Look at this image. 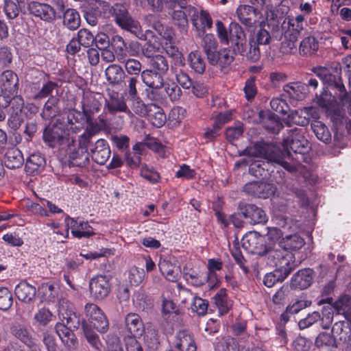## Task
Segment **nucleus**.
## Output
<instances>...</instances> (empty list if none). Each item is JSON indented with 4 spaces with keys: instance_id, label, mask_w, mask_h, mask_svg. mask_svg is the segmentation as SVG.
I'll return each mask as SVG.
<instances>
[{
    "instance_id": "f03ea898",
    "label": "nucleus",
    "mask_w": 351,
    "mask_h": 351,
    "mask_svg": "<svg viewBox=\"0 0 351 351\" xmlns=\"http://www.w3.org/2000/svg\"><path fill=\"white\" fill-rule=\"evenodd\" d=\"M265 243L264 237L256 232H249L241 239V246L247 252L260 256H265L267 259L276 258V256L278 258L280 251L276 247V245L271 242Z\"/></svg>"
},
{
    "instance_id": "20e7f679",
    "label": "nucleus",
    "mask_w": 351,
    "mask_h": 351,
    "mask_svg": "<svg viewBox=\"0 0 351 351\" xmlns=\"http://www.w3.org/2000/svg\"><path fill=\"white\" fill-rule=\"evenodd\" d=\"M268 260V263L275 265L276 268L265 276L263 283L267 287H272L276 282H282L290 274L294 269V261L292 255H282L281 252L278 258L276 256V258H270Z\"/></svg>"
},
{
    "instance_id": "a878e982",
    "label": "nucleus",
    "mask_w": 351,
    "mask_h": 351,
    "mask_svg": "<svg viewBox=\"0 0 351 351\" xmlns=\"http://www.w3.org/2000/svg\"><path fill=\"white\" fill-rule=\"evenodd\" d=\"M314 271L310 268L299 270L291 278V285L294 289H305L312 283Z\"/></svg>"
},
{
    "instance_id": "9b49d317",
    "label": "nucleus",
    "mask_w": 351,
    "mask_h": 351,
    "mask_svg": "<svg viewBox=\"0 0 351 351\" xmlns=\"http://www.w3.org/2000/svg\"><path fill=\"white\" fill-rule=\"evenodd\" d=\"M66 129L64 124L58 120L51 128H45L43 139L51 147L63 145L68 141Z\"/></svg>"
},
{
    "instance_id": "8fccbe9b",
    "label": "nucleus",
    "mask_w": 351,
    "mask_h": 351,
    "mask_svg": "<svg viewBox=\"0 0 351 351\" xmlns=\"http://www.w3.org/2000/svg\"><path fill=\"white\" fill-rule=\"evenodd\" d=\"M25 0H5L4 12L10 19H15L24 5Z\"/></svg>"
},
{
    "instance_id": "338daca9",
    "label": "nucleus",
    "mask_w": 351,
    "mask_h": 351,
    "mask_svg": "<svg viewBox=\"0 0 351 351\" xmlns=\"http://www.w3.org/2000/svg\"><path fill=\"white\" fill-rule=\"evenodd\" d=\"M58 88V85L56 82L47 80L43 84L40 90L34 95V99L37 100L46 98L51 95L53 90H56Z\"/></svg>"
},
{
    "instance_id": "4c0bfd02",
    "label": "nucleus",
    "mask_w": 351,
    "mask_h": 351,
    "mask_svg": "<svg viewBox=\"0 0 351 351\" xmlns=\"http://www.w3.org/2000/svg\"><path fill=\"white\" fill-rule=\"evenodd\" d=\"M183 278L189 285L193 287H199L206 282L209 285V280L205 274L192 269L184 268Z\"/></svg>"
},
{
    "instance_id": "052dcab7",
    "label": "nucleus",
    "mask_w": 351,
    "mask_h": 351,
    "mask_svg": "<svg viewBox=\"0 0 351 351\" xmlns=\"http://www.w3.org/2000/svg\"><path fill=\"white\" fill-rule=\"evenodd\" d=\"M267 29L270 32L271 38L280 40L284 36L285 39V33L287 31L286 20L280 25L278 23L274 21L267 24Z\"/></svg>"
},
{
    "instance_id": "c9c22d12",
    "label": "nucleus",
    "mask_w": 351,
    "mask_h": 351,
    "mask_svg": "<svg viewBox=\"0 0 351 351\" xmlns=\"http://www.w3.org/2000/svg\"><path fill=\"white\" fill-rule=\"evenodd\" d=\"M236 14L239 21L246 27H251L256 23V10L252 6L241 5L237 9Z\"/></svg>"
},
{
    "instance_id": "f8f14e48",
    "label": "nucleus",
    "mask_w": 351,
    "mask_h": 351,
    "mask_svg": "<svg viewBox=\"0 0 351 351\" xmlns=\"http://www.w3.org/2000/svg\"><path fill=\"white\" fill-rule=\"evenodd\" d=\"M58 316L61 324H64L66 327L78 328L81 324L80 316L73 311V304L62 300L59 303Z\"/></svg>"
},
{
    "instance_id": "a19ab883",
    "label": "nucleus",
    "mask_w": 351,
    "mask_h": 351,
    "mask_svg": "<svg viewBox=\"0 0 351 351\" xmlns=\"http://www.w3.org/2000/svg\"><path fill=\"white\" fill-rule=\"evenodd\" d=\"M208 274H205L209 280V288L214 289L218 286L219 280L217 278L216 271L222 269L223 263L219 259L210 258L208 261Z\"/></svg>"
},
{
    "instance_id": "5701e85b",
    "label": "nucleus",
    "mask_w": 351,
    "mask_h": 351,
    "mask_svg": "<svg viewBox=\"0 0 351 351\" xmlns=\"http://www.w3.org/2000/svg\"><path fill=\"white\" fill-rule=\"evenodd\" d=\"M273 151L271 152L265 160H254L249 167V173L256 177L265 178L269 175V167L272 165L277 162L270 160L271 155Z\"/></svg>"
},
{
    "instance_id": "2f4dec72",
    "label": "nucleus",
    "mask_w": 351,
    "mask_h": 351,
    "mask_svg": "<svg viewBox=\"0 0 351 351\" xmlns=\"http://www.w3.org/2000/svg\"><path fill=\"white\" fill-rule=\"evenodd\" d=\"M86 124L87 125L85 131L78 136V138H81V144L82 145L88 143L89 140H91L95 135L102 130V128L95 120L94 115L86 116Z\"/></svg>"
},
{
    "instance_id": "13d9d810",
    "label": "nucleus",
    "mask_w": 351,
    "mask_h": 351,
    "mask_svg": "<svg viewBox=\"0 0 351 351\" xmlns=\"http://www.w3.org/2000/svg\"><path fill=\"white\" fill-rule=\"evenodd\" d=\"M191 67L196 73L202 74L205 71L206 62L199 51H192L189 55Z\"/></svg>"
},
{
    "instance_id": "7c9ffc66",
    "label": "nucleus",
    "mask_w": 351,
    "mask_h": 351,
    "mask_svg": "<svg viewBox=\"0 0 351 351\" xmlns=\"http://www.w3.org/2000/svg\"><path fill=\"white\" fill-rule=\"evenodd\" d=\"M106 80L110 84L120 85L124 82L126 74L125 71L117 64H111L105 70Z\"/></svg>"
},
{
    "instance_id": "680f3d73",
    "label": "nucleus",
    "mask_w": 351,
    "mask_h": 351,
    "mask_svg": "<svg viewBox=\"0 0 351 351\" xmlns=\"http://www.w3.org/2000/svg\"><path fill=\"white\" fill-rule=\"evenodd\" d=\"M82 326L85 337L87 341L89 343V344L96 350H100L101 343L99 340V336L95 332L91 330L88 324L86 323L85 322H82Z\"/></svg>"
},
{
    "instance_id": "a211bd4d",
    "label": "nucleus",
    "mask_w": 351,
    "mask_h": 351,
    "mask_svg": "<svg viewBox=\"0 0 351 351\" xmlns=\"http://www.w3.org/2000/svg\"><path fill=\"white\" fill-rule=\"evenodd\" d=\"M103 97L99 93L84 91L81 101L82 110L86 116L95 115L99 112L102 106Z\"/></svg>"
},
{
    "instance_id": "6ab92c4d",
    "label": "nucleus",
    "mask_w": 351,
    "mask_h": 351,
    "mask_svg": "<svg viewBox=\"0 0 351 351\" xmlns=\"http://www.w3.org/2000/svg\"><path fill=\"white\" fill-rule=\"evenodd\" d=\"M29 12L41 20L51 23L56 17V12L53 7L47 3L32 1L28 4Z\"/></svg>"
},
{
    "instance_id": "aec40b11",
    "label": "nucleus",
    "mask_w": 351,
    "mask_h": 351,
    "mask_svg": "<svg viewBox=\"0 0 351 351\" xmlns=\"http://www.w3.org/2000/svg\"><path fill=\"white\" fill-rule=\"evenodd\" d=\"M89 289L94 298L104 299L110 292V283L107 276L99 275L93 278L90 281Z\"/></svg>"
},
{
    "instance_id": "f257e3e1",
    "label": "nucleus",
    "mask_w": 351,
    "mask_h": 351,
    "mask_svg": "<svg viewBox=\"0 0 351 351\" xmlns=\"http://www.w3.org/2000/svg\"><path fill=\"white\" fill-rule=\"evenodd\" d=\"M284 150L274 149L270 160L277 162L289 172H294L302 162L306 161V154L309 143L304 136L303 130L298 128L287 130L282 142Z\"/></svg>"
},
{
    "instance_id": "5fc2aeb1",
    "label": "nucleus",
    "mask_w": 351,
    "mask_h": 351,
    "mask_svg": "<svg viewBox=\"0 0 351 351\" xmlns=\"http://www.w3.org/2000/svg\"><path fill=\"white\" fill-rule=\"evenodd\" d=\"M45 164V158L40 154H33L27 158L25 168L27 171L33 173L44 167Z\"/></svg>"
},
{
    "instance_id": "393cba45",
    "label": "nucleus",
    "mask_w": 351,
    "mask_h": 351,
    "mask_svg": "<svg viewBox=\"0 0 351 351\" xmlns=\"http://www.w3.org/2000/svg\"><path fill=\"white\" fill-rule=\"evenodd\" d=\"M86 114L84 112L76 109L69 110L66 115V123L64 125L66 130L77 132L84 128L86 124Z\"/></svg>"
},
{
    "instance_id": "423d86ee",
    "label": "nucleus",
    "mask_w": 351,
    "mask_h": 351,
    "mask_svg": "<svg viewBox=\"0 0 351 351\" xmlns=\"http://www.w3.org/2000/svg\"><path fill=\"white\" fill-rule=\"evenodd\" d=\"M316 74L328 87L338 91V97L342 103L343 110L351 117V97L346 92L338 72L336 71V74H332L328 69L320 67L316 71Z\"/></svg>"
},
{
    "instance_id": "c85d7f7f",
    "label": "nucleus",
    "mask_w": 351,
    "mask_h": 351,
    "mask_svg": "<svg viewBox=\"0 0 351 351\" xmlns=\"http://www.w3.org/2000/svg\"><path fill=\"white\" fill-rule=\"evenodd\" d=\"M176 348L180 351H196L197 346L193 335L188 330H180L176 338Z\"/></svg>"
},
{
    "instance_id": "1a4fd4ad",
    "label": "nucleus",
    "mask_w": 351,
    "mask_h": 351,
    "mask_svg": "<svg viewBox=\"0 0 351 351\" xmlns=\"http://www.w3.org/2000/svg\"><path fill=\"white\" fill-rule=\"evenodd\" d=\"M188 15L191 16V23L198 35L204 34L206 29H210L213 27V19L208 11L202 10L198 12L193 6L189 5L186 8Z\"/></svg>"
},
{
    "instance_id": "0e129e2a",
    "label": "nucleus",
    "mask_w": 351,
    "mask_h": 351,
    "mask_svg": "<svg viewBox=\"0 0 351 351\" xmlns=\"http://www.w3.org/2000/svg\"><path fill=\"white\" fill-rule=\"evenodd\" d=\"M242 56H245L247 59L252 62L258 61L261 57V51L258 45L255 42V40L250 39L247 46L245 45V51Z\"/></svg>"
},
{
    "instance_id": "4be33fe9",
    "label": "nucleus",
    "mask_w": 351,
    "mask_h": 351,
    "mask_svg": "<svg viewBox=\"0 0 351 351\" xmlns=\"http://www.w3.org/2000/svg\"><path fill=\"white\" fill-rule=\"evenodd\" d=\"M125 330L128 338L141 336L144 332V325L141 317L134 313H129L125 317Z\"/></svg>"
},
{
    "instance_id": "58836bf2",
    "label": "nucleus",
    "mask_w": 351,
    "mask_h": 351,
    "mask_svg": "<svg viewBox=\"0 0 351 351\" xmlns=\"http://www.w3.org/2000/svg\"><path fill=\"white\" fill-rule=\"evenodd\" d=\"M304 245V239L297 234L287 235L282 238L278 243V247L286 251L300 250Z\"/></svg>"
},
{
    "instance_id": "09e8293b",
    "label": "nucleus",
    "mask_w": 351,
    "mask_h": 351,
    "mask_svg": "<svg viewBox=\"0 0 351 351\" xmlns=\"http://www.w3.org/2000/svg\"><path fill=\"white\" fill-rule=\"evenodd\" d=\"M203 36L201 45L206 54L207 59L213 58L212 56L217 51V41L213 34H202Z\"/></svg>"
},
{
    "instance_id": "774afa93",
    "label": "nucleus",
    "mask_w": 351,
    "mask_h": 351,
    "mask_svg": "<svg viewBox=\"0 0 351 351\" xmlns=\"http://www.w3.org/2000/svg\"><path fill=\"white\" fill-rule=\"evenodd\" d=\"M93 6L103 19H110L112 16L113 5H111L108 2L97 0L93 4Z\"/></svg>"
},
{
    "instance_id": "c756f323",
    "label": "nucleus",
    "mask_w": 351,
    "mask_h": 351,
    "mask_svg": "<svg viewBox=\"0 0 351 351\" xmlns=\"http://www.w3.org/2000/svg\"><path fill=\"white\" fill-rule=\"evenodd\" d=\"M14 293L20 301L28 303L34 299L36 289L26 280H22L16 286Z\"/></svg>"
},
{
    "instance_id": "ea45409f",
    "label": "nucleus",
    "mask_w": 351,
    "mask_h": 351,
    "mask_svg": "<svg viewBox=\"0 0 351 351\" xmlns=\"http://www.w3.org/2000/svg\"><path fill=\"white\" fill-rule=\"evenodd\" d=\"M58 104L59 99L56 97L51 96L43 106L41 117L44 119L50 120L58 116L60 112Z\"/></svg>"
},
{
    "instance_id": "603ef678",
    "label": "nucleus",
    "mask_w": 351,
    "mask_h": 351,
    "mask_svg": "<svg viewBox=\"0 0 351 351\" xmlns=\"http://www.w3.org/2000/svg\"><path fill=\"white\" fill-rule=\"evenodd\" d=\"M12 335L25 344H29L32 339L29 330L22 324H14L11 328Z\"/></svg>"
},
{
    "instance_id": "49530a36",
    "label": "nucleus",
    "mask_w": 351,
    "mask_h": 351,
    "mask_svg": "<svg viewBox=\"0 0 351 351\" xmlns=\"http://www.w3.org/2000/svg\"><path fill=\"white\" fill-rule=\"evenodd\" d=\"M149 112V119L154 126L160 128L165 123L166 115L160 107L156 104L152 105Z\"/></svg>"
},
{
    "instance_id": "2eb2a0df",
    "label": "nucleus",
    "mask_w": 351,
    "mask_h": 351,
    "mask_svg": "<svg viewBox=\"0 0 351 351\" xmlns=\"http://www.w3.org/2000/svg\"><path fill=\"white\" fill-rule=\"evenodd\" d=\"M276 186L264 182H252L247 183L243 191L245 193L258 198H269L276 192Z\"/></svg>"
},
{
    "instance_id": "473e14b6",
    "label": "nucleus",
    "mask_w": 351,
    "mask_h": 351,
    "mask_svg": "<svg viewBox=\"0 0 351 351\" xmlns=\"http://www.w3.org/2000/svg\"><path fill=\"white\" fill-rule=\"evenodd\" d=\"M141 80L148 88L157 89L163 88V86H165L163 75L152 69L143 71L141 72Z\"/></svg>"
},
{
    "instance_id": "dca6fc26",
    "label": "nucleus",
    "mask_w": 351,
    "mask_h": 351,
    "mask_svg": "<svg viewBox=\"0 0 351 351\" xmlns=\"http://www.w3.org/2000/svg\"><path fill=\"white\" fill-rule=\"evenodd\" d=\"M332 333L335 340V347L342 350L351 345V328L344 322H338L334 324Z\"/></svg>"
},
{
    "instance_id": "ddd939ff",
    "label": "nucleus",
    "mask_w": 351,
    "mask_h": 351,
    "mask_svg": "<svg viewBox=\"0 0 351 351\" xmlns=\"http://www.w3.org/2000/svg\"><path fill=\"white\" fill-rule=\"evenodd\" d=\"M239 210L242 216L251 224L265 223L268 220L265 212L255 204L240 203Z\"/></svg>"
},
{
    "instance_id": "3c124183",
    "label": "nucleus",
    "mask_w": 351,
    "mask_h": 351,
    "mask_svg": "<svg viewBox=\"0 0 351 351\" xmlns=\"http://www.w3.org/2000/svg\"><path fill=\"white\" fill-rule=\"evenodd\" d=\"M311 128L316 137L321 141L328 143L331 141V134L327 127L321 121H315L311 123Z\"/></svg>"
},
{
    "instance_id": "79ce46f5",
    "label": "nucleus",
    "mask_w": 351,
    "mask_h": 351,
    "mask_svg": "<svg viewBox=\"0 0 351 351\" xmlns=\"http://www.w3.org/2000/svg\"><path fill=\"white\" fill-rule=\"evenodd\" d=\"M319 48V43L314 36H308L304 38L300 43L299 53L302 56H311L315 54Z\"/></svg>"
},
{
    "instance_id": "39448f33",
    "label": "nucleus",
    "mask_w": 351,
    "mask_h": 351,
    "mask_svg": "<svg viewBox=\"0 0 351 351\" xmlns=\"http://www.w3.org/2000/svg\"><path fill=\"white\" fill-rule=\"evenodd\" d=\"M286 20L285 39L281 43L284 53H291L297 51V42L306 25V19L302 16H288Z\"/></svg>"
},
{
    "instance_id": "4d7b16f0",
    "label": "nucleus",
    "mask_w": 351,
    "mask_h": 351,
    "mask_svg": "<svg viewBox=\"0 0 351 351\" xmlns=\"http://www.w3.org/2000/svg\"><path fill=\"white\" fill-rule=\"evenodd\" d=\"M111 45L115 52L117 60H121L127 56L125 49L126 43L123 38L119 35H114L111 38Z\"/></svg>"
},
{
    "instance_id": "7ed1b4c3",
    "label": "nucleus",
    "mask_w": 351,
    "mask_h": 351,
    "mask_svg": "<svg viewBox=\"0 0 351 351\" xmlns=\"http://www.w3.org/2000/svg\"><path fill=\"white\" fill-rule=\"evenodd\" d=\"M115 23L122 29L134 34L141 40H146L153 36V31L147 29L145 32L141 30L139 23L134 20L129 14L125 5L121 3L113 5L112 16Z\"/></svg>"
},
{
    "instance_id": "864d4df0",
    "label": "nucleus",
    "mask_w": 351,
    "mask_h": 351,
    "mask_svg": "<svg viewBox=\"0 0 351 351\" xmlns=\"http://www.w3.org/2000/svg\"><path fill=\"white\" fill-rule=\"evenodd\" d=\"M144 343L147 348L146 351H156L158 350L160 341L158 332L156 329L152 328H147L144 336Z\"/></svg>"
},
{
    "instance_id": "b1692460",
    "label": "nucleus",
    "mask_w": 351,
    "mask_h": 351,
    "mask_svg": "<svg viewBox=\"0 0 351 351\" xmlns=\"http://www.w3.org/2000/svg\"><path fill=\"white\" fill-rule=\"evenodd\" d=\"M1 90L7 95V97L17 93L19 89V78L17 75L10 70L4 71L1 75Z\"/></svg>"
},
{
    "instance_id": "f3484780",
    "label": "nucleus",
    "mask_w": 351,
    "mask_h": 351,
    "mask_svg": "<svg viewBox=\"0 0 351 351\" xmlns=\"http://www.w3.org/2000/svg\"><path fill=\"white\" fill-rule=\"evenodd\" d=\"M230 43L233 45L234 51L239 54L245 51L246 34L242 27L237 22L229 25Z\"/></svg>"
},
{
    "instance_id": "bb28decb",
    "label": "nucleus",
    "mask_w": 351,
    "mask_h": 351,
    "mask_svg": "<svg viewBox=\"0 0 351 351\" xmlns=\"http://www.w3.org/2000/svg\"><path fill=\"white\" fill-rule=\"evenodd\" d=\"M235 53L237 52L234 49L224 48L217 51L208 61L212 65H219L221 69L226 68L233 62Z\"/></svg>"
},
{
    "instance_id": "37998d69",
    "label": "nucleus",
    "mask_w": 351,
    "mask_h": 351,
    "mask_svg": "<svg viewBox=\"0 0 351 351\" xmlns=\"http://www.w3.org/2000/svg\"><path fill=\"white\" fill-rule=\"evenodd\" d=\"M213 300L221 315L227 313L232 306V302L228 298L226 289H221L213 297Z\"/></svg>"
},
{
    "instance_id": "de8ad7c7",
    "label": "nucleus",
    "mask_w": 351,
    "mask_h": 351,
    "mask_svg": "<svg viewBox=\"0 0 351 351\" xmlns=\"http://www.w3.org/2000/svg\"><path fill=\"white\" fill-rule=\"evenodd\" d=\"M117 61L124 65L125 72L128 75L138 77L140 73L141 74L142 64L139 60L128 58L126 56L121 60Z\"/></svg>"
},
{
    "instance_id": "72a5a7b5",
    "label": "nucleus",
    "mask_w": 351,
    "mask_h": 351,
    "mask_svg": "<svg viewBox=\"0 0 351 351\" xmlns=\"http://www.w3.org/2000/svg\"><path fill=\"white\" fill-rule=\"evenodd\" d=\"M88 143L84 145L81 144V138H78L77 148L70 155V158L73 160V164L78 167H84L89 163L90 155L88 152Z\"/></svg>"
},
{
    "instance_id": "e2e57ef3",
    "label": "nucleus",
    "mask_w": 351,
    "mask_h": 351,
    "mask_svg": "<svg viewBox=\"0 0 351 351\" xmlns=\"http://www.w3.org/2000/svg\"><path fill=\"white\" fill-rule=\"evenodd\" d=\"M130 101V110L134 114L140 117H145L148 113L146 105L142 99L137 95L129 98Z\"/></svg>"
},
{
    "instance_id": "9d476101",
    "label": "nucleus",
    "mask_w": 351,
    "mask_h": 351,
    "mask_svg": "<svg viewBox=\"0 0 351 351\" xmlns=\"http://www.w3.org/2000/svg\"><path fill=\"white\" fill-rule=\"evenodd\" d=\"M85 314L90 322V326L101 333L106 332L108 329V320L103 311L94 304H86Z\"/></svg>"
},
{
    "instance_id": "c03bdc74",
    "label": "nucleus",
    "mask_w": 351,
    "mask_h": 351,
    "mask_svg": "<svg viewBox=\"0 0 351 351\" xmlns=\"http://www.w3.org/2000/svg\"><path fill=\"white\" fill-rule=\"evenodd\" d=\"M171 16V19L174 24L178 27L181 32H186L189 27V21L187 19L188 12L184 8L178 10H172L168 11Z\"/></svg>"
},
{
    "instance_id": "6e6552de",
    "label": "nucleus",
    "mask_w": 351,
    "mask_h": 351,
    "mask_svg": "<svg viewBox=\"0 0 351 351\" xmlns=\"http://www.w3.org/2000/svg\"><path fill=\"white\" fill-rule=\"evenodd\" d=\"M87 147L90 158L99 165H105L110 157L111 151L110 145L104 138H99L95 143L93 142L92 139L89 140Z\"/></svg>"
},
{
    "instance_id": "69168bd1",
    "label": "nucleus",
    "mask_w": 351,
    "mask_h": 351,
    "mask_svg": "<svg viewBox=\"0 0 351 351\" xmlns=\"http://www.w3.org/2000/svg\"><path fill=\"white\" fill-rule=\"evenodd\" d=\"M178 66H171V71L175 75L178 84L184 89H189L193 85V82L189 76L182 70L178 69Z\"/></svg>"
},
{
    "instance_id": "cd10ccee",
    "label": "nucleus",
    "mask_w": 351,
    "mask_h": 351,
    "mask_svg": "<svg viewBox=\"0 0 351 351\" xmlns=\"http://www.w3.org/2000/svg\"><path fill=\"white\" fill-rule=\"evenodd\" d=\"M55 328L59 338L66 348L74 349L77 347V339L71 329L61 323H57Z\"/></svg>"
},
{
    "instance_id": "bf43d9fd",
    "label": "nucleus",
    "mask_w": 351,
    "mask_h": 351,
    "mask_svg": "<svg viewBox=\"0 0 351 351\" xmlns=\"http://www.w3.org/2000/svg\"><path fill=\"white\" fill-rule=\"evenodd\" d=\"M150 64L153 71L162 75L166 74L169 69L167 60L165 56L160 54L156 55L151 59Z\"/></svg>"
},
{
    "instance_id": "412c9836",
    "label": "nucleus",
    "mask_w": 351,
    "mask_h": 351,
    "mask_svg": "<svg viewBox=\"0 0 351 351\" xmlns=\"http://www.w3.org/2000/svg\"><path fill=\"white\" fill-rule=\"evenodd\" d=\"M65 223L68 228L71 229V234L76 238H88L95 234L93 228L87 221L75 219L66 216Z\"/></svg>"
},
{
    "instance_id": "e433bc0d",
    "label": "nucleus",
    "mask_w": 351,
    "mask_h": 351,
    "mask_svg": "<svg viewBox=\"0 0 351 351\" xmlns=\"http://www.w3.org/2000/svg\"><path fill=\"white\" fill-rule=\"evenodd\" d=\"M24 162L21 152L16 147L9 148L4 156V164L5 167L10 169H18L21 167Z\"/></svg>"
},
{
    "instance_id": "6e6d98bb",
    "label": "nucleus",
    "mask_w": 351,
    "mask_h": 351,
    "mask_svg": "<svg viewBox=\"0 0 351 351\" xmlns=\"http://www.w3.org/2000/svg\"><path fill=\"white\" fill-rule=\"evenodd\" d=\"M166 54L173 59V63L172 65L174 66H184V61L182 53L179 51L178 47L173 45L171 43H166L163 47Z\"/></svg>"
},
{
    "instance_id": "4468645a",
    "label": "nucleus",
    "mask_w": 351,
    "mask_h": 351,
    "mask_svg": "<svg viewBox=\"0 0 351 351\" xmlns=\"http://www.w3.org/2000/svg\"><path fill=\"white\" fill-rule=\"evenodd\" d=\"M9 106L8 121L12 127L18 128L23 121L24 100L20 95L14 96L9 101L5 100V106Z\"/></svg>"
},
{
    "instance_id": "0eeeda50",
    "label": "nucleus",
    "mask_w": 351,
    "mask_h": 351,
    "mask_svg": "<svg viewBox=\"0 0 351 351\" xmlns=\"http://www.w3.org/2000/svg\"><path fill=\"white\" fill-rule=\"evenodd\" d=\"M108 98L105 99L104 109L110 114H115L118 112H123L130 117H133V113L126 104L125 97L119 92L107 89Z\"/></svg>"
},
{
    "instance_id": "a18cd8bd",
    "label": "nucleus",
    "mask_w": 351,
    "mask_h": 351,
    "mask_svg": "<svg viewBox=\"0 0 351 351\" xmlns=\"http://www.w3.org/2000/svg\"><path fill=\"white\" fill-rule=\"evenodd\" d=\"M80 16L78 12L72 8L66 9L63 13V24L70 30H75L80 25Z\"/></svg>"
},
{
    "instance_id": "f704fd0d",
    "label": "nucleus",
    "mask_w": 351,
    "mask_h": 351,
    "mask_svg": "<svg viewBox=\"0 0 351 351\" xmlns=\"http://www.w3.org/2000/svg\"><path fill=\"white\" fill-rule=\"evenodd\" d=\"M158 267L160 272L167 280L171 282L178 280L180 275V269L177 265L172 264L169 259L167 258H160Z\"/></svg>"
}]
</instances>
